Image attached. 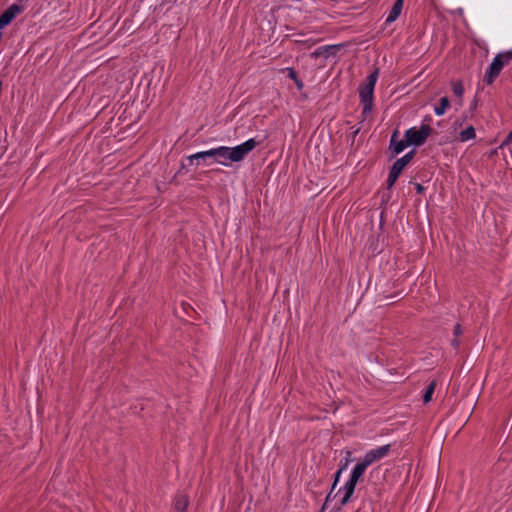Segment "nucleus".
I'll return each instance as SVG.
<instances>
[{"mask_svg": "<svg viewBox=\"0 0 512 512\" xmlns=\"http://www.w3.org/2000/svg\"><path fill=\"white\" fill-rule=\"evenodd\" d=\"M257 145L258 142H256L255 139H249L246 142L232 148L220 146L218 148L195 153L188 156L187 159L190 164H193L194 160H205L207 158H213L215 162L224 166H228L232 162H240L244 160L247 155L256 148Z\"/></svg>", "mask_w": 512, "mask_h": 512, "instance_id": "nucleus-1", "label": "nucleus"}, {"mask_svg": "<svg viewBox=\"0 0 512 512\" xmlns=\"http://www.w3.org/2000/svg\"><path fill=\"white\" fill-rule=\"evenodd\" d=\"M435 388H436V381H432V382L428 385V387H427V389H426V392H425V394H424V396H423V401H424V403H428V402H430V401H431V399H432V395H433V393H434V391H435Z\"/></svg>", "mask_w": 512, "mask_h": 512, "instance_id": "nucleus-14", "label": "nucleus"}, {"mask_svg": "<svg viewBox=\"0 0 512 512\" xmlns=\"http://www.w3.org/2000/svg\"><path fill=\"white\" fill-rule=\"evenodd\" d=\"M390 451V445H384L376 449H372L365 454L363 460L370 466L374 462H377L388 455Z\"/></svg>", "mask_w": 512, "mask_h": 512, "instance_id": "nucleus-6", "label": "nucleus"}, {"mask_svg": "<svg viewBox=\"0 0 512 512\" xmlns=\"http://www.w3.org/2000/svg\"><path fill=\"white\" fill-rule=\"evenodd\" d=\"M399 131L395 130L392 133L391 140H390V149L393 151L394 154L401 153L407 146H409V143L407 139L405 140H399Z\"/></svg>", "mask_w": 512, "mask_h": 512, "instance_id": "nucleus-8", "label": "nucleus"}, {"mask_svg": "<svg viewBox=\"0 0 512 512\" xmlns=\"http://www.w3.org/2000/svg\"><path fill=\"white\" fill-rule=\"evenodd\" d=\"M413 156H414V151H410L409 153H407L406 155H404L403 157H401L400 159L396 160L399 165H402V166H406L412 159H413Z\"/></svg>", "mask_w": 512, "mask_h": 512, "instance_id": "nucleus-19", "label": "nucleus"}, {"mask_svg": "<svg viewBox=\"0 0 512 512\" xmlns=\"http://www.w3.org/2000/svg\"><path fill=\"white\" fill-rule=\"evenodd\" d=\"M432 129L428 125H422L420 129L410 128L405 133L409 145L420 146L430 135Z\"/></svg>", "mask_w": 512, "mask_h": 512, "instance_id": "nucleus-5", "label": "nucleus"}, {"mask_svg": "<svg viewBox=\"0 0 512 512\" xmlns=\"http://www.w3.org/2000/svg\"><path fill=\"white\" fill-rule=\"evenodd\" d=\"M189 505V499L184 494H179L175 497L174 507L177 512H186Z\"/></svg>", "mask_w": 512, "mask_h": 512, "instance_id": "nucleus-10", "label": "nucleus"}, {"mask_svg": "<svg viewBox=\"0 0 512 512\" xmlns=\"http://www.w3.org/2000/svg\"><path fill=\"white\" fill-rule=\"evenodd\" d=\"M368 466L369 465L363 459L356 464V466L352 470L350 479L344 485V496L341 500L342 505H345L349 501L350 497L353 495L355 491V487L359 479L363 476Z\"/></svg>", "mask_w": 512, "mask_h": 512, "instance_id": "nucleus-4", "label": "nucleus"}, {"mask_svg": "<svg viewBox=\"0 0 512 512\" xmlns=\"http://www.w3.org/2000/svg\"><path fill=\"white\" fill-rule=\"evenodd\" d=\"M288 76L295 82L297 88L301 90L303 88V82L297 77V74L293 68H286Z\"/></svg>", "mask_w": 512, "mask_h": 512, "instance_id": "nucleus-18", "label": "nucleus"}, {"mask_svg": "<svg viewBox=\"0 0 512 512\" xmlns=\"http://www.w3.org/2000/svg\"><path fill=\"white\" fill-rule=\"evenodd\" d=\"M476 137L475 129L473 126L467 127L465 130L460 132V140L462 142L474 139Z\"/></svg>", "mask_w": 512, "mask_h": 512, "instance_id": "nucleus-12", "label": "nucleus"}, {"mask_svg": "<svg viewBox=\"0 0 512 512\" xmlns=\"http://www.w3.org/2000/svg\"><path fill=\"white\" fill-rule=\"evenodd\" d=\"M453 93L458 97L462 98L464 93V87L461 81H454L451 84Z\"/></svg>", "mask_w": 512, "mask_h": 512, "instance_id": "nucleus-15", "label": "nucleus"}, {"mask_svg": "<svg viewBox=\"0 0 512 512\" xmlns=\"http://www.w3.org/2000/svg\"><path fill=\"white\" fill-rule=\"evenodd\" d=\"M450 106V101L447 97H442L440 99V103L437 107H435V113L437 115H443L446 109Z\"/></svg>", "mask_w": 512, "mask_h": 512, "instance_id": "nucleus-13", "label": "nucleus"}, {"mask_svg": "<svg viewBox=\"0 0 512 512\" xmlns=\"http://www.w3.org/2000/svg\"><path fill=\"white\" fill-rule=\"evenodd\" d=\"M416 190L419 194L423 193L425 188L421 184H416Z\"/></svg>", "mask_w": 512, "mask_h": 512, "instance_id": "nucleus-23", "label": "nucleus"}, {"mask_svg": "<svg viewBox=\"0 0 512 512\" xmlns=\"http://www.w3.org/2000/svg\"><path fill=\"white\" fill-rule=\"evenodd\" d=\"M346 454H347V457H349V456L351 455V452H350V451H347V452H346ZM348 463H349V458H346V462H345L344 466H343V467H341V469H339V470L337 471V473H336V475H335V481H334L333 486H332V490H331V492L328 494V496H327V498H326V501H328V500L330 499L331 494H332V492H333V490H334V488H335V486H336V484H337V482H338L339 476H340V474H341L342 470H343V469L348 465Z\"/></svg>", "mask_w": 512, "mask_h": 512, "instance_id": "nucleus-16", "label": "nucleus"}, {"mask_svg": "<svg viewBox=\"0 0 512 512\" xmlns=\"http://www.w3.org/2000/svg\"><path fill=\"white\" fill-rule=\"evenodd\" d=\"M404 168H405L404 166L399 165V163L397 161H395L393 166L391 167L390 172L392 174H394L395 176L399 177V175L401 174V172L403 171Z\"/></svg>", "mask_w": 512, "mask_h": 512, "instance_id": "nucleus-20", "label": "nucleus"}, {"mask_svg": "<svg viewBox=\"0 0 512 512\" xmlns=\"http://www.w3.org/2000/svg\"><path fill=\"white\" fill-rule=\"evenodd\" d=\"M397 178L398 177L395 176L394 174H392L391 172L389 173L388 180H387L388 188H391L394 185V183L396 182Z\"/></svg>", "mask_w": 512, "mask_h": 512, "instance_id": "nucleus-21", "label": "nucleus"}, {"mask_svg": "<svg viewBox=\"0 0 512 512\" xmlns=\"http://www.w3.org/2000/svg\"><path fill=\"white\" fill-rule=\"evenodd\" d=\"M403 1L404 0H396V2L394 3V5L386 19L387 23L394 22L399 17V15L402 11V8H403Z\"/></svg>", "mask_w": 512, "mask_h": 512, "instance_id": "nucleus-11", "label": "nucleus"}, {"mask_svg": "<svg viewBox=\"0 0 512 512\" xmlns=\"http://www.w3.org/2000/svg\"><path fill=\"white\" fill-rule=\"evenodd\" d=\"M455 338L452 340L451 344L453 347L458 348L460 345V341L458 340V337L462 335L463 331L460 324H456L453 330Z\"/></svg>", "mask_w": 512, "mask_h": 512, "instance_id": "nucleus-17", "label": "nucleus"}, {"mask_svg": "<svg viewBox=\"0 0 512 512\" xmlns=\"http://www.w3.org/2000/svg\"><path fill=\"white\" fill-rule=\"evenodd\" d=\"M512 61V50L499 53L496 55V57L493 59L492 63L490 64L488 70L486 71V74L484 76V81L491 85L495 79L499 76L501 70L505 65H508Z\"/></svg>", "mask_w": 512, "mask_h": 512, "instance_id": "nucleus-3", "label": "nucleus"}, {"mask_svg": "<svg viewBox=\"0 0 512 512\" xmlns=\"http://www.w3.org/2000/svg\"><path fill=\"white\" fill-rule=\"evenodd\" d=\"M339 45H328L323 46L311 53L312 58H318L320 56L329 57L331 54H335L339 50Z\"/></svg>", "mask_w": 512, "mask_h": 512, "instance_id": "nucleus-9", "label": "nucleus"}, {"mask_svg": "<svg viewBox=\"0 0 512 512\" xmlns=\"http://www.w3.org/2000/svg\"><path fill=\"white\" fill-rule=\"evenodd\" d=\"M23 10L22 6L12 4L0 16V29L11 23V21Z\"/></svg>", "mask_w": 512, "mask_h": 512, "instance_id": "nucleus-7", "label": "nucleus"}, {"mask_svg": "<svg viewBox=\"0 0 512 512\" xmlns=\"http://www.w3.org/2000/svg\"><path fill=\"white\" fill-rule=\"evenodd\" d=\"M379 70L376 68L367 78L363 85L359 88V95L363 105V114L371 112L373 107L374 87L378 79Z\"/></svg>", "mask_w": 512, "mask_h": 512, "instance_id": "nucleus-2", "label": "nucleus"}, {"mask_svg": "<svg viewBox=\"0 0 512 512\" xmlns=\"http://www.w3.org/2000/svg\"><path fill=\"white\" fill-rule=\"evenodd\" d=\"M512 142V131L507 135L506 139L503 141V143L500 145V148L505 146V145H508L509 143Z\"/></svg>", "mask_w": 512, "mask_h": 512, "instance_id": "nucleus-22", "label": "nucleus"}]
</instances>
